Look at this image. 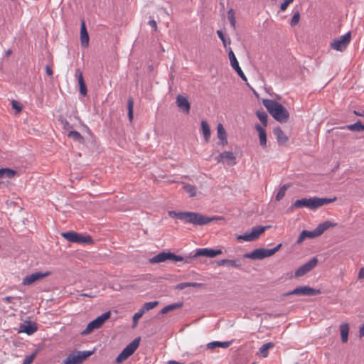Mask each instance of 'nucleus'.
<instances>
[{
    "mask_svg": "<svg viewBox=\"0 0 364 364\" xmlns=\"http://www.w3.org/2000/svg\"><path fill=\"white\" fill-rule=\"evenodd\" d=\"M168 215L172 218H177L186 223H191L195 225H206L213 220V218L206 217L202 214L188 211L176 212L169 210Z\"/></svg>",
    "mask_w": 364,
    "mask_h": 364,
    "instance_id": "1",
    "label": "nucleus"
},
{
    "mask_svg": "<svg viewBox=\"0 0 364 364\" xmlns=\"http://www.w3.org/2000/svg\"><path fill=\"white\" fill-rule=\"evenodd\" d=\"M262 103L275 120L280 123H285L288 121L289 117V112L281 104L268 99L263 100Z\"/></svg>",
    "mask_w": 364,
    "mask_h": 364,
    "instance_id": "2",
    "label": "nucleus"
},
{
    "mask_svg": "<svg viewBox=\"0 0 364 364\" xmlns=\"http://www.w3.org/2000/svg\"><path fill=\"white\" fill-rule=\"evenodd\" d=\"M336 200V198H317L313 197L309 198H301L296 200L291 205V208H308L311 210L316 209L323 205L329 204Z\"/></svg>",
    "mask_w": 364,
    "mask_h": 364,
    "instance_id": "3",
    "label": "nucleus"
},
{
    "mask_svg": "<svg viewBox=\"0 0 364 364\" xmlns=\"http://www.w3.org/2000/svg\"><path fill=\"white\" fill-rule=\"evenodd\" d=\"M336 223L329 220L320 223L314 230H303L297 239L296 242L301 244L306 238H314L321 235L326 230L330 228L335 227Z\"/></svg>",
    "mask_w": 364,
    "mask_h": 364,
    "instance_id": "4",
    "label": "nucleus"
},
{
    "mask_svg": "<svg viewBox=\"0 0 364 364\" xmlns=\"http://www.w3.org/2000/svg\"><path fill=\"white\" fill-rule=\"evenodd\" d=\"M282 247V244L277 245L275 247L272 249L258 248L255 249L250 253H245L243 255L244 258H249L252 259H262L265 257H270L275 254Z\"/></svg>",
    "mask_w": 364,
    "mask_h": 364,
    "instance_id": "5",
    "label": "nucleus"
},
{
    "mask_svg": "<svg viewBox=\"0 0 364 364\" xmlns=\"http://www.w3.org/2000/svg\"><path fill=\"white\" fill-rule=\"evenodd\" d=\"M93 353V351H74L64 359L61 364H81Z\"/></svg>",
    "mask_w": 364,
    "mask_h": 364,
    "instance_id": "6",
    "label": "nucleus"
},
{
    "mask_svg": "<svg viewBox=\"0 0 364 364\" xmlns=\"http://www.w3.org/2000/svg\"><path fill=\"white\" fill-rule=\"evenodd\" d=\"M110 317V312H105L101 316L96 318L95 320L90 322L86 328L81 333L82 335L85 336L90 334L94 330L100 328L103 323Z\"/></svg>",
    "mask_w": 364,
    "mask_h": 364,
    "instance_id": "7",
    "label": "nucleus"
},
{
    "mask_svg": "<svg viewBox=\"0 0 364 364\" xmlns=\"http://www.w3.org/2000/svg\"><path fill=\"white\" fill-rule=\"evenodd\" d=\"M61 235L63 237L70 242H75L77 244H89L92 242V239L90 236L82 235L73 231L63 232Z\"/></svg>",
    "mask_w": 364,
    "mask_h": 364,
    "instance_id": "8",
    "label": "nucleus"
},
{
    "mask_svg": "<svg viewBox=\"0 0 364 364\" xmlns=\"http://www.w3.org/2000/svg\"><path fill=\"white\" fill-rule=\"evenodd\" d=\"M351 39L350 32H348L341 37L334 39L330 44V47L337 51L343 52L349 45Z\"/></svg>",
    "mask_w": 364,
    "mask_h": 364,
    "instance_id": "9",
    "label": "nucleus"
},
{
    "mask_svg": "<svg viewBox=\"0 0 364 364\" xmlns=\"http://www.w3.org/2000/svg\"><path fill=\"white\" fill-rule=\"evenodd\" d=\"M270 226H255L252 229V232L250 233H245L243 235H239L237 236L238 240L243 241H254L257 240L261 234H262L265 230L269 228Z\"/></svg>",
    "mask_w": 364,
    "mask_h": 364,
    "instance_id": "10",
    "label": "nucleus"
},
{
    "mask_svg": "<svg viewBox=\"0 0 364 364\" xmlns=\"http://www.w3.org/2000/svg\"><path fill=\"white\" fill-rule=\"evenodd\" d=\"M320 293L321 291L319 289H316L309 286H299L295 288L294 290L284 294V296H315L319 294Z\"/></svg>",
    "mask_w": 364,
    "mask_h": 364,
    "instance_id": "11",
    "label": "nucleus"
},
{
    "mask_svg": "<svg viewBox=\"0 0 364 364\" xmlns=\"http://www.w3.org/2000/svg\"><path fill=\"white\" fill-rule=\"evenodd\" d=\"M136 350V338L134 339L116 358L115 363L117 364L125 361Z\"/></svg>",
    "mask_w": 364,
    "mask_h": 364,
    "instance_id": "12",
    "label": "nucleus"
},
{
    "mask_svg": "<svg viewBox=\"0 0 364 364\" xmlns=\"http://www.w3.org/2000/svg\"><path fill=\"white\" fill-rule=\"evenodd\" d=\"M51 274L50 272H38L26 276L23 279L21 284L23 286H31L35 282L41 280Z\"/></svg>",
    "mask_w": 364,
    "mask_h": 364,
    "instance_id": "13",
    "label": "nucleus"
},
{
    "mask_svg": "<svg viewBox=\"0 0 364 364\" xmlns=\"http://www.w3.org/2000/svg\"><path fill=\"white\" fill-rule=\"evenodd\" d=\"M221 250H215L210 248H199L196 249V252L192 255L193 259L198 257H205L209 258H213L217 255H221Z\"/></svg>",
    "mask_w": 364,
    "mask_h": 364,
    "instance_id": "14",
    "label": "nucleus"
},
{
    "mask_svg": "<svg viewBox=\"0 0 364 364\" xmlns=\"http://www.w3.org/2000/svg\"><path fill=\"white\" fill-rule=\"evenodd\" d=\"M318 263V259L316 257L311 258L308 262L301 265L299 267L295 272L296 277H301L305 275L306 273L310 272L313 268H314Z\"/></svg>",
    "mask_w": 364,
    "mask_h": 364,
    "instance_id": "15",
    "label": "nucleus"
},
{
    "mask_svg": "<svg viewBox=\"0 0 364 364\" xmlns=\"http://www.w3.org/2000/svg\"><path fill=\"white\" fill-rule=\"evenodd\" d=\"M215 159L218 162L226 163L228 166H234L237 163L236 156L232 151H223Z\"/></svg>",
    "mask_w": 364,
    "mask_h": 364,
    "instance_id": "16",
    "label": "nucleus"
},
{
    "mask_svg": "<svg viewBox=\"0 0 364 364\" xmlns=\"http://www.w3.org/2000/svg\"><path fill=\"white\" fill-rule=\"evenodd\" d=\"M80 38L81 46L85 48H87L89 46L90 38L84 20L81 21Z\"/></svg>",
    "mask_w": 364,
    "mask_h": 364,
    "instance_id": "17",
    "label": "nucleus"
},
{
    "mask_svg": "<svg viewBox=\"0 0 364 364\" xmlns=\"http://www.w3.org/2000/svg\"><path fill=\"white\" fill-rule=\"evenodd\" d=\"M37 326L35 323L30 321H26L23 324L20 326V331L31 335L37 331Z\"/></svg>",
    "mask_w": 364,
    "mask_h": 364,
    "instance_id": "18",
    "label": "nucleus"
},
{
    "mask_svg": "<svg viewBox=\"0 0 364 364\" xmlns=\"http://www.w3.org/2000/svg\"><path fill=\"white\" fill-rule=\"evenodd\" d=\"M176 104L180 109L186 112H189L191 105L186 97L181 95H178L176 97Z\"/></svg>",
    "mask_w": 364,
    "mask_h": 364,
    "instance_id": "19",
    "label": "nucleus"
},
{
    "mask_svg": "<svg viewBox=\"0 0 364 364\" xmlns=\"http://www.w3.org/2000/svg\"><path fill=\"white\" fill-rule=\"evenodd\" d=\"M75 76L77 77L78 80V84L80 86V93L84 97L87 95V87L83 79L82 73L79 69L76 70Z\"/></svg>",
    "mask_w": 364,
    "mask_h": 364,
    "instance_id": "20",
    "label": "nucleus"
},
{
    "mask_svg": "<svg viewBox=\"0 0 364 364\" xmlns=\"http://www.w3.org/2000/svg\"><path fill=\"white\" fill-rule=\"evenodd\" d=\"M170 259V252H162L149 259L150 263H160Z\"/></svg>",
    "mask_w": 364,
    "mask_h": 364,
    "instance_id": "21",
    "label": "nucleus"
},
{
    "mask_svg": "<svg viewBox=\"0 0 364 364\" xmlns=\"http://www.w3.org/2000/svg\"><path fill=\"white\" fill-rule=\"evenodd\" d=\"M255 129L258 132L259 144L261 146L266 147L267 146V134L264 129L259 124L255 125Z\"/></svg>",
    "mask_w": 364,
    "mask_h": 364,
    "instance_id": "22",
    "label": "nucleus"
},
{
    "mask_svg": "<svg viewBox=\"0 0 364 364\" xmlns=\"http://www.w3.org/2000/svg\"><path fill=\"white\" fill-rule=\"evenodd\" d=\"M273 133L277 137V140L279 144H283L288 140L287 136L279 127L274 129Z\"/></svg>",
    "mask_w": 364,
    "mask_h": 364,
    "instance_id": "23",
    "label": "nucleus"
},
{
    "mask_svg": "<svg viewBox=\"0 0 364 364\" xmlns=\"http://www.w3.org/2000/svg\"><path fill=\"white\" fill-rule=\"evenodd\" d=\"M217 135L223 144H228L227 134L222 124H218Z\"/></svg>",
    "mask_w": 364,
    "mask_h": 364,
    "instance_id": "24",
    "label": "nucleus"
},
{
    "mask_svg": "<svg viewBox=\"0 0 364 364\" xmlns=\"http://www.w3.org/2000/svg\"><path fill=\"white\" fill-rule=\"evenodd\" d=\"M340 332L342 342L346 343L348 339L349 333V326L347 323H343L340 325Z\"/></svg>",
    "mask_w": 364,
    "mask_h": 364,
    "instance_id": "25",
    "label": "nucleus"
},
{
    "mask_svg": "<svg viewBox=\"0 0 364 364\" xmlns=\"http://www.w3.org/2000/svg\"><path fill=\"white\" fill-rule=\"evenodd\" d=\"M231 344V341H225V342H221V341H213L210 342L207 344V348L208 349H215V348H228Z\"/></svg>",
    "mask_w": 364,
    "mask_h": 364,
    "instance_id": "26",
    "label": "nucleus"
},
{
    "mask_svg": "<svg viewBox=\"0 0 364 364\" xmlns=\"http://www.w3.org/2000/svg\"><path fill=\"white\" fill-rule=\"evenodd\" d=\"M201 129L204 139L206 142H208L210 138V129L208 123L206 121L203 120L201 122Z\"/></svg>",
    "mask_w": 364,
    "mask_h": 364,
    "instance_id": "27",
    "label": "nucleus"
},
{
    "mask_svg": "<svg viewBox=\"0 0 364 364\" xmlns=\"http://www.w3.org/2000/svg\"><path fill=\"white\" fill-rule=\"evenodd\" d=\"M193 259L192 255H189L187 257H182L181 255H176L173 253L170 252V259L169 260H173L176 262H184L185 263H190Z\"/></svg>",
    "mask_w": 364,
    "mask_h": 364,
    "instance_id": "28",
    "label": "nucleus"
},
{
    "mask_svg": "<svg viewBox=\"0 0 364 364\" xmlns=\"http://www.w3.org/2000/svg\"><path fill=\"white\" fill-rule=\"evenodd\" d=\"M341 129H347L353 132H361L363 130V127L361 122L358 120L353 124L342 127Z\"/></svg>",
    "mask_w": 364,
    "mask_h": 364,
    "instance_id": "29",
    "label": "nucleus"
},
{
    "mask_svg": "<svg viewBox=\"0 0 364 364\" xmlns=\"http://www.w3.org/2000/svg\"><path fill=\"white\" fill-rule=\"evenodd\" d=\"M16 175V171L10 168H0V178H12Z\"/></svg>",
    "mask_w": 364,
    "mask_h": 364,
    "instance_id": "30",
    "label": "nucleus"
},
{
    "mask_svg": "<svg viewBox=\"0 0 364 364\" xmlns=\"http://www.w3.org/2000/svg\"><path fill=\"white\" fill-rule=\"evenodd\" d=\"M183 190L189 194L190 197H194L196 195V188L189 183H182Z\"/></svg>",
    "mask_w": 364,
    "mask_h": 364,
    "instance_id": "31",
    "label": "nucleus"
},
{
    "mask_svg": "<svg viewBox=\"0 0 364 364\" xmlns=\"http://www.w3.org/2000/svg\"><path fill=\"white\" fill-rule=\"evenodd\" d=\"M181 306V303H174L172 304L167 305L161 309V313L162 314H166L171 311L180 308Z\"/></svg>",
    "mask_w": 364,
    "mask_h": 364,
    "instance_id": "32",
    "label": "nucleus"
},
{
    "mask_svg": "<svg viewBox=\"0 0 364 364\" xmlns=\"http://www.w3.org/2000/svg\"><path fill=\"white\" fill-rule=\"evenodd\" d=\"M274 346L272 343H267L263 344L260 348L259 352L262 357L266 358L268 355V350Z\"/></svg>",
    "mask_w": 364,
    "mask_h": 364,
    "instance_id": "33",
    "label": "nucleus"
},
{
    "mask_svg": "<svg viewBox=\"0 0 364 364\" xmlns=\"http://www.w3.org/2000/svg\"><path fill=\"white\" fill-rule=\"evenodd\" d=\"M256 115L262 124L266 127L267 125V114L264 111H257Z\"/></svg>",
    "mask_w": 364,
    "mask_h": 364,
    "instance_id": "34",
    "label": "nucleus"
},
{
    "mask_svg": "<svg viewBox=\"0 0 364 364\" xmlns=\"http://www.w3.org/2000/svg\"><path fill=\"white\" fill-rule=\"evenodd\" d=\"M68 136L81 143L84 141L82 136L77 131H70L68 133Z\"/></svg>",
    "mask_w": 364,
    "mask_h": 364,
    "instance_id": "35",
    "label": "nucleus"
},
{
    "mask_svg": "<svg viewBox=\"0 0 364 364\" xmlns=\"http://www.w3.org/2000/svg\"><path fill=\"white\" fill-rule=\"evenodd\" d=\"M289 187V185L284 184L279 188V191L277 192V193L276 195V200L277 201H279L280 200H282L283 198V197L285 196V193Z\"/></svg>",
    "mask_w": 364,
    "mask_h": 364,
    "instance_id": "36",
    "label": "nucleus"
},
{
    "mask_svg": "<svg viewBox=\"0 0 364 364\" xmlns=\"http://www.w3.org/2000/svg\"><path fill=\"white\" fill-rule=\"evenodd\" d=\"M228 18L229 20V22L230 23V26L233 29H235L236 28V20L235 17V12L233 9H230L228 12Z\"/></svg>",
    "mask_w": 364,
    "mask_h": 364,
    "instance_id": "37",
    "label": "nucleus"
},
{
    "mask_svg": "<svg viewBox=\"0 0 364 364\" xmlns=\"http://www.w3.org/2000/svg\"><path fill=\"white\" fill-rule=\"evenodd\" d=\"M127 107H128V117L129 120L132 122L134 117V100L132 98H129L127 102Z\"/></svg>",
    "mask_w": 364,
    "mask_h": 364,
    "instance_id": "38",
    "label": "nucleus"
},
{
    "mask_svg": "<svg viewBox=\"0 0 364 364\" xmlns=\"http://www.w3.org/2000/svg\"><path fill=\"white\" fill-rule=\"evenodd\" d=\"M226 264L231 267L240 268L242 265L241 261L238 259H227Z\"/></svg>",
    "mask_w": 364,
    "mask_h": 364,
    "instance_id": "39",
    "label": "nucleus"
},
{
    "mask_svg": "<svg viewBox=\"0 0 364 364\" xmlns=\"http://www.w3.org/2000/svg\"><path fill=\"white\" fill-rule=\"evenodd\" d=\"M158 304H159V301H157L146 302L142 306L143 310L145 311H148L155 308L156 306H157Z\"/></svg>",
    "mask_w": 364,
    "mask_h": 364,
    "instance_id": "40",
    "label": "nucleus"
},
{
    "mask_svg": "<svg viewBox=\"0 0 364 364\" xmlns=\"http://www.w3.org/2000/svg\"><path fill=\"white\" fill-rule=\"evenodd\" d=\"M217 34H218L219 38L222 41L224 47H226L227 45L230 44V43H231L230 39L229 38H225L222 31L218 30Z\"/></svg>",
    "mask_w": 364,
    "mask_h": 364,
    "instance_id": "41",
    "label": "nucleus"
},
{
    "mask_svg": "<svg viewBox=\"0 0 364 364\" xmlns=\"http://www.w3.org/2000/svg\"><path fill=\"white\" fill-rule=\"evenodd\" d=\"M228 57H229V59H230V65H236V64L238 63L233 51L232 50V49L230 48H229V51H228Z\"/></svg>",
    "mask_w": 364,
    "mask_h": 364,
    "instance_id": "42",
    "label": "nucleus"
},
{
    "mask_svg": "<svg viewBox=\"0 0 364 364\" xmlns=\"http://www.w3.org/2000/svg\"><path fill=\"white\" fill-rule=\"evenodd\" d=\"M299 19H300V14L299 11H296L294 14V15L291 19L290 25L291 26H296L299 23Z\"/></svg>",
    "mask_w": 364,
    "mask_h": 364,
    "instance_id": "43",
    "label": "nucleus"
},
{
    "mask_svg": "<svg viewBox=\"0 0 364 364\" xmlns=\"http://www.w3.org/2000/svg\"><path fill=\"white\" fill-rule=\"evenodd\" d=\"M11 105L12 108L16 110V113H19L21 112L22 106L16 100H12Z\"/></svg>",
    "mask_w": 364,
    "mask_h": 364,
    "instance_id": "44",
    "label": "nucleus"
},
{
    "mask_svg": "<svg viewBox=\"0 0 364 364\" xmlns=\"http://www.w3.org/2000/svg\"><path fill=\"white\" fill-rule=\"evenodd\" d=\"M293 1L294 0H284V1L281 4L280 10L282 11H286L289 5L291 4Z\"/></svg>",
    "mask_w": 364,
    "mask_h": 364,
    "instance_id": "45",
    "label": "nucleus"
},
{
    "mask_svg": "<svg viewBox=\"0 0 364 364\" xmlns=\"http://www.w3.org/2000/svg\"><path fill=\"white\" fill-rule=\"evenodd\" d=\"M36 357V353L26 356L22 364H31Z\"/></svg>",
    "mask_w": 364,
    "mask_h": 364,
    "instance_id": "46",
    "label": "nucleus"
},
{
    "mask_svg": "<svg viewBox=\"0 0 364 364\" xmlns=\"http://www.w3.org/2000/svg\"><path fill=\"white\" fill-rule=\"evenodd\" d=\"M148 24L152 28L154 31H156L157 30V23L155 20H149Z\"/></svg>",
    "mask_w": 364,
    "mask_h": 364,
    "instance_id": "47",
    "label": "nucleus"
},
{
    "mask_svg": "<svg viewBox=\"0 0 364 364\" xmlns=\"http://www.w3.org/2000/svg\"><path fill=\"white\" fill-rule=\"evenodd\" d=\"M188 287L200 288L203 287V284L197 282H187Z\"/></svg>",
    "mask_w": 364,
    "mask_h": 364,
    "instance_id": "48",
    "label": "nucleus"
},
{
    "mask_svg": "<svg viewBox=\"0 0 364 364\" xmlns=\"http://www.w3.org/2000/svg\"><path fill=\"white\" fill-rule=\"evenodd\" d=\"M235 72L242 79V80H244V81L247 80V79L245 75L244 74L243 71L242 70L241 68L240 69H238L237 70H236Z\"/></svg>",
    "mask_w": 364,
    "mask_h": 364,
    "instance_id": "49",
    "label": "nucleus"
},
{
    "mask_svg": "<svg viewBox=\"0 0 364 364\" xmlns=\"http://www.w3.org/2000/svg\"><path fill=\"white\" fill-rule=\"evenodd\" d=\"M186 287H188L187 282L180 283L176 286V289L180 290L184 289Z\"/></svg>",
    "mask_w": 364,
    "mask_h": 364,
    "instance_id": "50",
    "label": "nucleus"
},
{
    "mask_svg": "<svg viewBox=\"0 0 364 364\" xmlns=\"http://www.w3.org/2000/svg\"><path fill=\"white\" fill-rule=\"evenodd\" d=\"M46 73L48 75L52 76L53 75V70L50 67L46 66Z\"/></svg>",
    "mask_w": 364,
    "mask_h": 364,
    "instance_id": "51",
    "label": "nucleus"
},
{
    "mask_svg": "<svg viewBox=\"0 0 364 364\" xmlns=\"http://www.w3.org/2000/svg\"><path fill=\"white\" fill-rule=\"evenodd\" d=\"M358 278H364V267L360 269L359 273H358Z\"/></svg>",
    "mask_w": 364,
    "mask_h": 364,
    "instance_id": "52",
    "label": "nucleus"
},
{
    "mask_svg": "<svg viewBox=\"0 0 364 364\" xmlns=\"http://www.w3.org/2000/svg\"><path fill=\"white\" fill-rule=\"evenodd\" d=\"M364 336V324H363L359 329V336L361 338Z\"/></svg>",
    "mask_w": 364,
    "mask_h": 364,
    "instance_id": "53",
    "label": "nucleus"
},
{
    "mask_svg": "<svg viewBox=\"0 0 364 364\" xmlns=\"http://www.w3.org/2000/svg\"><path fill=\"white\" fill-rule=\"evenodd\" d=\"M146 311L143 310V307H141L139 311H138V320L143 316V314L145 313Z\"/></svg>",
    "mask_w": 364,
    "mask_h": 364,
    "instance_id": "54",
    "label": "nucleus"
},
{
    "mask_svg": "<svg viewBox=\"0 0 364 364\" xmlns=\"http://www.w3.org/2000/svg\"><path fill=\"white\" fill-rule=\"evenodd\" d=\"M14 297H11V296H6L5 298H4V300L6 302V303H11L13 300H14Z\"/></svg>",
    "mask_w": 364,
    "mask_h": 364,
    "instance_id": "55",
    "label": "nucleus"
},
{
    "mask_svg": "<svg viewBox=\"0 0 364 364\" xmlns=\"http://www.w3.org/2000/svg\"><path fill=\"white\" fill-rule=\"evenodd\" d=\"M226 263H227V259H221L220 261L218 262V265L223 266V265L226 264Z\"/></svg>",
    "mask_w": 364,
    "mask_h": 364,
    "instance_id": "56",
    "label": "nucleus"
},
{
    "mask_svg": "<svg viewBox=\"0 0 364 364\" xmlns=\"http://www.w3.org/2000/svg\"><path fill=\"white\" fill-rule=\"evenodd\" d=\"M353 112L357 116L364 117V111H363V112H358V111L355 110Z\"/></svg>",
    "mask_w": 364,
    "mask_h": 364,
    "instance_id": "57",
    "label": "nucleus"
},
{
    "mask_svg": "<svg viewBox=\"0 0 364 364\" xmlns=\"http://www.w3.org/2000/svg\"><path fill=\"white\" fill-rule=\"evenodd\" d=\"M168 364H183V363H180L176 360H171L168 361Z\"/></svg>",
    "mask_w": 364,
    "mask_h": 364,
    "instance_id": "58",
    "label": "nucleus"
},
{
    "mask_svg": "<svg viewBox=\"0 0 364 364\" xmlns=\"http://www.w3.org/2000/svg\"><path fill=\"white\" fill-rule=\"evenodd\" d=\"M136 319H137V317H136V313L132 316L133 325L134 326L136 325Z\"/></svg>",
    "mask_w": 364,
    "mask_h": 364,
    "instance_id": "59",
    "label": "nucleus"
},
{
    "mask_svg": "<svg viewBox=\"0 0 364 364\" xmlns=\"http://www.w3.org/2000/svg\"><path fill=\"white\" fill-rule=\"evenodd\" d=\"M232 68L235 71L240 68V65H239V63H238L236 64V65H232Z\"/></svg>",
    "mask_w": 364,
    "mask_h": 364,
    "instance_id": "60",
    "label": "nucleus"
},
{
    "mask_svg": "<svg viewBox=\"0 0 364 364\" xmlns=\"http://www.w3.org/2000/svg\"><path fill=\"white\" fill-rule=\"evenodd\" d=\"M12 53V50L11 49H9L6 51V55L9 56Z\"/></svg>",
    "mask_w": 364,
    "mask_h": 364,
    "instance_id": "61",
    "label": "nucleus"
},
{
    "mask_svg": "<svg viewBox=\"0 0 364 364\" xmlns=\"http://www.w3.org/2000/svg\"><path fill=\"white\" fill-rule=\"evenodd\" d=\"M82 296H87V297H92V296L88 294H82Z\"/></svg>",
    "mask_w": 364,
    "mask_h": 364,
    "instance_id": "62",
    "label": "nucleus"
},
{
    "mask_svg": "<svg viewBox=\"0 0 364 364\" xmlns=\"http://www.w3.org/2000/svg\"><path fill=\"white\" fill-rule=\"evenodd\" d=\"M137 342H138V345H139V342H140V338H139V337H138Z\"/></svg>",
    "mask_w": 364,
    "mask_h": 364,
    "instance_id": "63",
    "label": "nucleus"
},
{
    "mask_svg": "<svg viewBox=\"0 0 364 364\" xmlns=\"http://www.w3.org/2000/svg\"><path fill=\"white\" fill-rule=\"evenodd\" d=\"M294 364H299V363H294Z\"/></svg>",
    "mask_w": 364,
    "mask_h": 364,
    "instance_id": "64",
    "label": "nucleus"
}]
</instances>
